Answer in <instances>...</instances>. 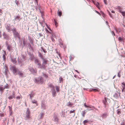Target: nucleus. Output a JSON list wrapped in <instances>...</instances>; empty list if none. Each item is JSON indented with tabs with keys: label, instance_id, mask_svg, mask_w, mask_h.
Masks as SVG:
<instances>
[{
	"label": "nucleus",
	"instance_id": "6e6d98bb",
	"mask_svg": "<svg viewBox=\"0 0 125 125\" xmlns=\"http://www.w3.org/2000/svg\"><path fill=\"white\" fill-rule=\"evenodd\" d=\"M16 99H19L20 98V96H18L17 97H16Z\"/></svg>",
	"mask_w": 125,
	"mask_h": 125
},
{
	"label": "nucleus",
	"instance_id": "0e129e2a",
	"mask_svg": "<svg viewBox=\"0 0 125 125\" xmlns=\"http://www.w3.org/2000/svg\"><path fill=\"white\" fill-rule=\"evenodd\" d=\"M90 109L88 108L87 110H88V111H89L90 110H91V108H89Z\"/></svg>",
	"mask_w": 125,
	"mask_h": 125
},
{
	"label": "nucleus",
	"instance_id": "2f4dec72",
	"mask_svg": "<svg viewBox=\"0 0 125 125\" xmlns=\"http://www.w3.org/2000/svg\"><path fill=\"white\" fill-rule=\"evenodd\" d=\"M61 116L62 117H65L66 115H65V112H62V113L61 115Z\"/></svg>",
	"mask_w": 125,
	"mask_h": 125
},
{
	"label": "nucleus",
	"instance_id": "423d86ee",
	"mask_svg": "<svg viewBox=\"0 0 125 125\" xmlns=\"http://www.w3.org/2000/svg\"><path fill=\"white\" fill-rule=\"evenodd\" d=\"M9 86L7 84L4 86V87H2V85H0V91L2 93L3 90L5 89H9Z\"/></svg>",
	"mask_w": 125,
	"mask_h": 125
},
{
	"label": "nucleus",
	"instance_id": "72a5a7b5",
	"mask_svg": "<svg viewBox=\"0 0 125 125\" xmlns=\"http://www.w3.org/2000/svg\"><path fill=\"white\" fill-rule=\"evenodd\" d=\"M122 87L123 89H125V83H122Z\"/></svg>",
	"mask_w": 125,
	"mask_h": 125
},
{
	"label": "nucleus",
	"instance_id": "ea45409f",
	"mask_svg": "<svg viewBox=\"0 0 125 125\" xmlns=\"http://www.w3.org/2000/svg\"><path fill=\"white\" fill-rule=\"evenodd\" d=\"M8 72V70L6 69H5L4 71V72L5 73V74H7Z\"/></svg>",
	"mask_w": 125,
	"mask_h": 125
},
{
	"label": "nucleus",
	"instance_id": "6ab92c4d",
	"mask_svg": "<svg viewBox=\"0 0 125 125\" xmlns=\"http://www.w3.org/2000/svg\"><path fill=\"white\" fill-rule=\"evenodd\" d=\"M6 27L7 30H8V31L11 30V29L10 28V25L9 24H7L6 26Z\"/></svg>",
	"mask_w": 125,
	"mask_h": 125
},
{
	"label": "nucleus",
	"instance_id": "393cba45",
	"mask_svg": "<svg viewBox=\"0 0 125 125\" xmlns=\"http://www.w3.org/2000/svg\"><path fill=\"white\" fill-rule=\"evenodd\" d=\"M34 62L37 65L40 63L38 59H34Z\"/></svg>",
	"mask_w": 125,
	"mask_h": 125
},
{
	"label": "nucleus",
	"instance_id": "5701e85b",
	"mask_svg": "<svg viewBox=\"0 0 125 125\" xmlns=\"http://www.w3.org/2000/svg\"><path fill=\"white\" fill-rule=\"evenodd\" d=\"M21 18L19 16H17L15 17L14 19L15 20L19 22L20 21Z\"/></svg>",
	"mask_w": 125,
	"mask_h": 125
},
{
	"label": "nucleus",
	"instance_id": "5fc2aeb1",
	"mask_svg": "<svg viewBox=\"0 0 125 125\" xmlns=\"http://www.w3.org/2000/svg\"><path fill=\"white\" fill-rule=\"evenodd\" d=\"M121 125H125V123L123 122L121 123Z\"/></svg>",
	"mask_w": 125,
	"mask_h": 125
},
{
	"label": "nucleus",
	"instance_id": "8fccbe9b",
	"mask_svg": "<svg viewBox=\"0 0 125 125\" xmlns=\"http://www.w3.org/2000/svg\"><path fill=\"white\" fill-rule=\"evenodd\" d=\"M43 75L46 78H47L48 77V76L45 74H43Z\"/></svg>",
	"mask_w": 125,
	"mask_h": 125
},
{
	"label": "nucleus",
	"instance_id": "aec40b11",
	"mask_svg": "<svg viewBox=\"0 0 125 125\" xmlns=\"http://www.w3.org/2000/svg\"><path fill=\"white\" fill-rule=\"evenodd\" d=\"M35 93L33 92H32L31 94L29 95V96H30V99H31V100H32V98L35 95Z\"/></svg>",
	"mask_w": 125,
	"mask_h": 125
},
{
	"label": "nucleus",
	"instance_id": "c03bdc74",
	"mask_svg": "<svg viewBox=\"0 0 125 125\" xmlns=\"http://www.w3.org/2000/svg\"><path fill=\"white\" fill-rule=\"evenodd\" d=\"M35 5H38V1L37 0H35Z\"/></svg>",
	"mask_w": 125,
	"mask_h": 125
},
{
	"label": "nucleus",
	"instance_id": "09e8293b",
	"mask_svg": "<svg viewBox=\"0 0 125 125\" xmlns=\"http://www.w3.org/2000/svg\"><path fill=\"white\" fill-rule=\"evenodd\" d=\"M74 110H73V111L71 110L70 111V114H71V113H74Z\"/></svg>",
	"mask_w": 125,
	"mask_h": 125
},
{
	"label": "nucleus",
	"instance_id": "7c9ffc66",
	"mask_svg": "<svg viewBox=\"0 0 125 125\" xmlns=\"http://www.w3.org/2000/svg\"><path fill=\"white\" fill-rule=\"evenodd\" d=\"M21 59H22L23 60L25 61L26 60L25 56H24L23 55H21Z\"/></svg>",
	"mask_w": 125,
	"mask_h": 125
},
{
	"label": "nucleus",
	"instance_id": "bf43d9fd",
	"mask_svg": "<svg viewBox=\"0 0 125 125\" xmlns=\"http://www.w3.org/2000/svg\"><path fill=\"white\" fill-rule=\"evenodd\" d=\"M2 13V11L0 9V15H1Z\"/></svg>",
	"mask_w": 125,
	"mask_h": 125
},
{
	"label": "nucleus",
	"instance_id": "f257e3e1",
	"mask_svg": "<svg viewBox=\"0 0 125 125\" xmlns=\"http://www.w3.org/2000/svg\"><path fill=\"white\" fill-rule=\"evenodd\" d=\"M10 69L15 75L18 74L20 77H22L23 73L21 72L18 71V69L14 66H13L10 65Z\"/></svg>",
	"mask_w": 125,
	"mask_h": 125
},
{
	"label": "nucleus",
	"instance_id": "4c0bfd02",
	"mask_svg": "<svg viewBox=\"0 0 125 125\" xmlns=\"http://www.w3.org/2000/svg\"><path fill=\"white\" fill-rule=\"evenodd\" d=\"M84 105L85 107L89 108H92L91 107H90V106H89L87 105H86V104L85 103H84Z\"/></svg>",
	"mask_w": 125,
	"mask_h": 125
},
{
	"label": "nucleus",
	"instance_id": "473e14b6",
	"mask_svg": "<svg viewBox=\"0 0 125 125\" xmlns=\"http://www.w3.org/2000/svg\"><path fill=\"white\" fill-rule=\"evenodd\" d=\"M73 104H71L70 102H68L67 104V105L68 106H72Z\"/></svg>",
	"mask_w": 125,
	"mask_h": 125
},
{
	"label": "nucleus",
	"instance_id": "9b49d317",
	"mask_svg": "<svg viewBox=\"0 0 125 125\" xmlns=\"http://www.w3.org/2000/svg\"><path fill=\"white\" fill-rule=\"evenodd\" d=\"M117 9L121 13L122 15L124 16L125 15V12L122 11V9L119 6H117Z\"/></svg>",
	"mask_w": 125,
	"mask_h": 125
},
{
	"label": "nucleus",
	"instance_id": "de8ad7c7",
	"mask_svg": "<svg viewBox=\"0 0 125 125\" xmlns=\"http://www.w3.org/2000/svg\"><path fill=\"white\" fill-rule=\"evenodd\" d=\"M104 4H107V0H104Z\"/></svg>",
	"mask_w": 125,
	"mask_h": 125
},
{
	"label": "nucleus",
	"instance_id": "338daca9",
	"mask_svg": "<svg viewBox=\"0 0 125 125\" xmlns=\"http://www.w3.org/2000/svg\"><path fill=\"white\" fill-rule=\"evenodd\" d=\"M111 12L112 13H115V11L113 10H112Z\"/></svg>",
	"mask_w": 125,
	"mask_h": 125
},
{
	"label": "nucleus",
	"instance_id": "39448f33",
	"mask_svg": "<svg viewBox=\"0 0 125 125\" xmlns=\"http://www.w3.org/2000/svg\"><path fill=\"white\" fill-rule=\"evenodd\" d=\"M35 80L37 83H42L43 81V79L42 77H40L36 78Z\"/></svg>",
	"mask_w": 125,
	"mask_h": 125
},
{
	"label": "nucleus",
	"instance_id": "2eb2a0df",
	"mask_svg": "<svg viewBox=\"0 0 125 125\" xmlns=\"http://www.w3.org/2000/svg\"><path fill=\"white\" fill-rule=\"evenodd\" d=\"M15 93L14 92H13L12 94L10 96L8 97V98L9 99H12L13 98H15Z\"/></svg>",
	"mask_w": 125,
	"mask_h": 125
},
{
	"label": "nucleus",
	"instance_id": "c85d7f7f",
	"mask_svg": "<svg viewBox=\"0 0 125 125\" xmlns=\"http://www.w3.org/2000/svg\"><path fill=\"white\" fill-rule=\"evenodd\" d=\"M86 110H85L83 111H82V113H81V114H82V115L83 117H84L85 115L86 114V112H85V111Z\"/></svg>",
	"mask_w": 125,
	"mask_h": 125
},
{
	"label": "nucleus",
	"instance_id": "f8f14e48",
	"mask_svg": "<svg viewBox=\"0 0 125 125\" xmlns=\"http://www.w3.org/2000/svg\"><path fill=\"white\" fill-rule=\"evenodd\" d=\"M28 69L32 73L34 74L36 73L37 72L36 70H34L32 67L31 66L28 67Z\"/></svg>",
	"mask_w": 125,
	"mask_h": 125
},
{
	"label": "nucleus",
	"instance_id": "680f3d73",
	"mask_svg": "<svg viewBox=\"0 0 125 125\" xmlns=\"http://www.w3.org/2000/svg\"><path fill=\"white\" fill-rule=\"evenodd\" d=\"M112 33L113 35L114 34L115 36V33H114V32L113 31H112Z\"/></svg>",
	"mask_w": 125,
	"mask_h": 125
},
{
	"label": "nucleus",
	"instance_id": "49530a36",
	"mask_svg": "<svg viewBox=\"0 0 125 125\" xmlns=\"http://www.w3.org/2000/svg\"><path fill=\"white\" fill-rule=\"evenodd\" d=\"M88 122V121L86 120H84L83 121V123L84 124H85L86 123H87Z\"/></svg>",
	"mask_w": 125,
	"mask_h": 125
},
{
	"label": "nucleus",
	"instance_id": "a211bd4d",
	"mask_svg": "<svg viewBox=\"0 0 125 125\" xmlns=\"http://www.w3.org/2000/svg\"><path fill=\"white\" fill-rule=\"evenodd\" d=\"M44 114L43 113H41L38 116V118L39 119H42L44 116Z\"/></svg>",
	"mask_w": 125,
	"mask_h": 125
},
{
	"label": "nucleus",
	"instance_id": "a19ab883",
	"mask_svg": "<svg viewBox=\"0 0 125 125\" xmlns=\"http://www.w3.org/2000/svg\"><path fill=\"white\" fill-rule=\"evenodd\" d=\"M59 81L60 83L62 81V79L61 77L59 78Z\"/></svg>",
	"mask_w": 125,
	"mask_h": 125
},
{
	"label": "nucleus",
	"instance_id": "20e7f679",
	"mask_svg": "<svg viewBox=\"0 0 125 125\" xmlns=\"http://www.w3.org/2000/svg\"><path fill=\"white\" fill-rule=\"evenodd\" d=\"M30 111L29 109L28 108L26 112V114L25 118L26 120H29L30 118Z\"/></svg>",
	"mask_w": 125,
	"mask_h": 125
},
{
	"label": "nucleus",
	"instance_id": "7ed1b4c3",
	"mask_svg": "<svg viewBox=\"0 0 125 125\" xmlns=\"http://www.w3.org/2000/svg\"><path fill=\"white\" fill-rule=\"evenodd\" d=\"M11 30L12 31L13 35L15 37H19V34L15 28L11 29Z\"/></svg>",
	"mask_w": 125,
	"mask_h": 125
},
{
	"label": "nucleus",
	"instance_id": "864d4df0",
	"mask_svg": "<svg viewBox=\"0 0 125 125\" xmlns=\"http://www.w3.org/2000/svg\"><path fill=\"white\" fill-rule=\"evenodd\" d=\"M42 50H43V52H44L46 53L47 52V51L45 50H44L43 48H42Z\"/></svg>",
	"mask_w": 125,
	"mask_h": 125
},
{
	"label": "nucleus",
	"instance_id": "58836bf2",
	"mask_svg": "<svg viewBox=\"0 0 125 125\" xmlns=\"http://www.w3.org/2000/svg\"><path fill=\"white\" fill-rule=\"evenodd\" d=\"M94 4L97 7L99 5V3L98 2H95L94 3Z\"/></svg>",
	"mask_w": 125,
	"mask_h": 125
},
{
	"label": "nucleus",
	"instance_id": "69168bd1",
	"mask_svg": "<svg viewBox=\"0 0 125 125\" xmlns=\"http://www.w3.org/2000/svg\"><path fill=\"white\" fill-rule=\"evenodd\" d=\"M33 42V41H32V39H31L30 41V42H31V43H32V42Z\"/></svg>",
	"mask_w": 125,
	"mask_h": 125
},
{
	"label": "nucleus",
	"instance_id": "13d9d810",
	"mask_svg": "<svg viewBox=\"0 0 125 125\" xmlns=\"http://www.w3.org/2000/svg\"><path fill=\"white\" fill-rule=\"evenodd\" d=\"M109 15L110 16V17H112V14L110 12H109Z\"/></svg>",
	"mask_w": 125,
	"mask_h": 125
},
{
	"label": "nucleus",
	"instance_id": "603ef678",
	"mask_svg": "<svg viewBox=\"0 0 125 125\" xmlns=\"http://www.w3.org/2000/svg\"><path fill=\"white\" fill-rule=\"evenodd\" d=\"M3 116V115L2 114H0V118Z\"/></svg>",
	"mask_w": 125,
	"mask_h": 125
},
{
	"label": "nucleus",
	"instance_id": "a878e982",
	"mask_svg": "<svg viewBox=\"0 0 125 125\" xmlns=\"http://www.w3.org/2000/svg\"><path fill=\"white\" fill-rule=\"evenodd\" d=\"M6 53L5 51H4V54L2 55V58L3 60H5L6 59L5 56L6 55Z\"/></svg>",
	"mask_w": 125,
	"mask_h": 125
},
{
	"label": "nucleus",
	"instance_id": "4468645a",
	"mask_svg": "<svg viewBox=\"0 0 125 125\" xmlns=\"http://www.w3.org/2000/svg\"><path fill=\"white\" fill-rule=\"evenodd\" d=\"M46 107L45 103L44 101H42L41 104V108L43 109H46Z\"/></svg>",
	"mask_w": 125,
	"mask_h": 125
},
{
	"label": "nucleus",
	"instance_id": "37998d69",
	"mask_svg": "<svg viewBox=\"0 0 125 125\" xmlns=\"http://www.w3.org/2000/svg\"><path fill=\"white\" fill-rule=\"evenodd\" d=\"M92 90L94 91H98V88L93 89Z\"/></svg>",
	"mask_w": 125,
	"mask_h": 125
},
{
	"label": "nucleus",
	"instance_id": "a18cd8bd",
	"mask_svg": "<svg viewBox=\"0 0 125 125\" xmlns=\"http://www.w3.org/2000/svg\"><path fill=\"white\" fill-rule=\"evenodd\" d=\"M121 113V112L120 111L119 109H118L117 111V114H118L119 115L120 114V113Z\"/></svg>",
	"mask_w": 125,
	"mask_h": 125
},
{
	"label": "nucleus",
	"instance_id": "052dcab7",
	"mask_svg": "<svg viewBox=\"0 0 125 125\" xmlns=\"http://www.w3.org/2000/svg\"><path fill=\"white\" fill-rule=\"evenodd\" d=\"M9 111H11V107L10 106H9Z\"/></svg>",
	"mask_w": 125,
	"mask_h": 125
},
{
	"label": "nucleus",
	"instance_id": "dca6fc26",
	"mask_svg": "<svg viewBox=\"0 0 125 125\" xmlns=\"http://www.w3.org/2000/svg\"><path fill=\"white\" fill-rule=\"evenodd\" d=\"M31 101L33 104H35L33 105L32 106V108H33L35 107L37 105V102L35 100H31Z\"/></svg>",
	"mask_w": 125,
	"mask_h": 125
},
{
	"label": "nucleus",
	"instance_id": "cd10ccee",
	"mask_svg": "<svg viewBox=\"0 0 125 125\" xmlns=\"http://www.w3.org/2000/svg\"><path fill=\"white\" fill-rule=\"evenodd\" d=\"M35 6H36L35 9L36 10H40V6L38 4V5H35Z\"/></svg>",
	"mask_w": 125,
	"mask_h": 125
},
{
	"label": "nucleus",
	"instance_id": "f3484780",
	"mask_svg": "<svg viewBox=\"0 0 125 125\" xmlns=\"http://www.w3.org/2000/svg\"><path fill=\"white\" fill-rule=\"evenodd\" d=\"M27 41L24 38L23 39H22V42L23 43V45L22 47H23V46H25L27 45Z\"/></svg>",
	"mask_w": 125,
	"mask_h": 125
},
{
	"label": "nucleus",
	"instance_id": "4be33fe9",
	"mask_svg": "<svg viewBox=\"0 0 125 125\" xmlns=\"http://www.w3.org/2000/svg\"><path fill=\"white\" fill-rule=\"evenodd\" d=\"M37 66L38 68H40L41 69H45L44 67V66H42V64L41 65L40 63L38 64Z\"/></svg>",
	"mask_w": 125,
	"mask_h": 125
},
{
	"label": "nucleus",
	"instance_id": "b1692460",
	"mask_svg": "<svg viewBox=\"0 0 125 125\" xmlns=\"http://www.w3.org/2000/svg\"><path fill=\"white\" fill-rule=\"evenodd\" d=\"M52 90V96L53 97L55 96L56 95V94L55 89H53Z\"/></svg>",
	"mask_w": 125,
	"mask_h": 125
},
{
	"label": "nucleus",
	"instance_id": "bb28decb",
	"mask_svg": "<svg viewBox=\"0 0 125 125\" xmlns=\"http://www.w3.org/2000/svg\"><path fill=\"white\" fill-rule=\"evenodd\" d=\"M16 58H12L11 59V61L13 63L15 64L17 62V61L16 60Z\"/></svg>",
	"mask_w": 125,
	"mask_h": 125
},
{
	"label": "nucleus",
	"instance_id": "1a4fd4ad",
	"mask_svg": "<svg viewBox=\"0 0 125 125\" xmlns=\"http://www.w3.org/2000/svg\"><path fill=\"white\" fill-rule=\"evenodd\" d=\"M18 62L20 64L21 66L23 65L26 64L25 61L22 60V59H18Z\"/></svg>",
	"mask_w": 125,
	"mask_h": 125
},
{
	"label": "nucleus",
	"instance_id": "774afa93",
	"mask_svg": "<svg viewBox=\"0 0 125 125\" xmlns=\"http://www.w3.org/2000/svg\"><path fill=\"white\" fill-rule=\"evenodd\" d=\"M95 11L96 12H97V13H98L99 14H100H100L98 11Z\"/></svg>",
	"mask_w": 125,
	"mask_h": 125
},
{
	"label": "nucleus",
	"instance_id": "9d476101",
	"mask_svg": "<svg viewBox=\"0 0 125 125\" xmlns=\"http://www.w3.org/2000/svg\"><path fill=\"white\" fill-rule=\"evenodd\" d=\"M53 120L56 124H57L58 122V118L57 116L55 114H54L53 116Z\"/></svg>",
	"mask_w": 125,
	"mask_h": 125
},
{
	"label": "nucleus",
	"instance_id": "412c9836",
	"mask_svg": "<svg viewBox=\"0 0 125 125\" xmlns=\"http://www.w3.org/2000/svg\"><path fill=\"white\" fill-rule=\"evenodd\" d=\"M108 116V114L107 113H104L101 115V116L103 118H106Z\"/></svg>",
	"mask_w": 125,
	"mask_h": 125
},
{
	"label": "nucleus",
	"instance_id": "c756f323",
	"mask_svg": "<svg viewBox=\"0 0 125 125\" xmlns=\"http://www.w3.org/2000/svg\"><path fill=\"white\" fill-rule=\"evenodd\" d=\"M49 86L50 88H52L51 89L52 90L53 89H55V88L54 86L52 84H50L49 85Z\"/></svg>",
	"mask_w": 125,
	"mask_h": 125
},
{
	"label": "nucleus",
	"instance_id": "0eeeda50",
	"mask_svg": "<svg viewBox=\"0 0 125 125\" xmlns=\"http://www.w3.org/2000/svg\"><path fill=\"white\" fill-rule=\"evenodd\" d=\"M103 103L105 107H106V105L108 104V103L110 102L109 99H108L106 97L104 98V99L103 101Z\"/></svg>",
	"mask_w": 125,
	"mask_h": 125
},
{
	"label": "nucleus",
	"instance_id": "e433bc0d",
	"mask_svg": "<svg viewBox=\"0 0 125 125\" xmlns=\"http://www.w3.org/2000/svg\"><path fill=\"white\" fill-rule=\"evenodd\" d=\"M57 12L58 16L60 17L61 16L62 14L61 11H59V10H58Z\"/></svg>",
	"mask_w": 125,
	"mask_h": 125
},
{
	"label": "nucleus",
	"instance_id": "4d7b16f0",
	"mask_svg": "<svg viewBox=\"0 0 125 125\" xmlns=\"http://www.w3.org/2000/svg\"><path fill=\"white\" fill-rule=\"evenodd\" d=\"M54 22H55V25L56 26V25L57 24V23L56 21H55V20H54Z\"/></svg>",
	"mask_w": 125,
	"mask_h": 125
},
{
	"label": "nucleus",
	"instance_id": "ddd939ff",
	"mask_svg": "<svg viewBox=\"0 0 125 125\" xmlns=\"http://www.w3.org/2000/svg\"><path fill=\"white\" fill-rule=\"evenodd\" d=\"M4 38L7 40H9L10 39V37L5 32H3V34Z\"/></svg>",
	"mask_w": 125,
	"mask_h": 125
},
{
	"label": "nucleus",
	"instance_id": "f03ea898",
	"mask_svg": "<svg viewBox=\"0 0 125 125\" xmlns=\"http://www.w3.org/2000/svg\"><path fill=\"white\" fill-rule=\"evenodd\" d=\"M40 56L41 58V59L42 60V66H44V67L45 69L46 67V65L47 64V62H48V60H47L46 58H44L41 55V54H40Z\"/></svg>",
	"mask_w": 125,
	"mask_h": 125
},
{
	"label": "nucleus",
	"instance_id": "6e6552de",
	"mask_svg": "<svg viewBox=\"0 0 125 125\" xmlns=\"http://www.w3.org/2000/svg\"><path fill=\"white\" fill-rule=\"evenodd\" d=\"M6 44L7 48L8 50L10 52H12L13 51L12 47L10 45L7 44V42H6Z\"/></svg>",
	"mask_w": 125,
	"mask_h": 125
},
{
	"label": "nucleus",
	"instance_id": "f704fd0d",
	"mask_svg": "<svg viewBox=\"0 0 125 125\" xmlns=\"http://www.w3.org/2000/svg\"><path fill=\"white\" fill-rule=\"evenodd\" d=\"M57 92H58L59 90V87L58 86H55Z\"/></svg>",
	"mask_w": 125,
	"mask_h": 125
},
{
	"label": "nucleus",
	"instance_id": "e2e57ef3",
	"mask_svg": "<svg viewBox=\"0 0 125 125\" xmlns=\"http://www.w3.org/2000/svg\"><path fill=\"white\" fill-rule=\"evenodd\" d=\"M118 76L119 77H120V75L119 74V73H118Z\"/></svg>",
	"mask_w": 125,
	"mask_h": 125
},
{
	"label": "nucleus",
	"instance_id": "c9c22d12",
	"mask_svg": "<svg viewBox=\"0 0 125 125\" xmlns=\"http://www.w3.org/2000/svg\"><path fill=\"white\" fill-rule=\"evenodd\" d=\"M34 59V57L31 54L30 57L29 58V59L31 60H33Z\"/></svg>",
	"mask_w": 125,
	"mask_h": 125
},
{
	"label": "nucleus",
	"instance_id": "79ce46f5",
	"mask_svg": "<svg viewBox=\"0 0 125 125\" xmlns=\"http://www.w3.org/2000/svg\"><path fill=\"white\" fill-rule=\"evenodd\" d=\"M118 95L117 94H116V93L114 95V97L115 98H117L118 97Z\"/></svg>",
	"mask_w": 125,
	"mask_h": 125
},
{
	"label": "nucleus",
	"instance_id": "3c124183",
	"mask_svg": "<svg viewBox=\"0 0 125 125\" xmlns=\"http://www.w3.org/2000/svg\"><path fill=\"white\" fill-rule=\"evenodd\" d=\"M118 40L119 41H122V39L121 37H119L118 38Z\"/></svg>",
	"mask_w": 125,
	"mask_h": 125
}]
</instances>
